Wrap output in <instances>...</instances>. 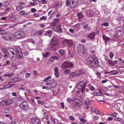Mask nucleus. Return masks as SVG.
<instances>
[{"label":"nucleus","mask_w":124,"mask_h":124,"mask_svg":"<svg viewBox=\"0 0 124 124\" xmlns=\"http://www.w3.org/2000/svg\"><path fill=\"white\" fill-rule=\"evenodd\" d=\"M9 111L10 109L9 108H7L4 110V112L5 113H8L9 112Z\"/></svg>","instance_id":"nucleus-46"},{"label":"nucleus","mask_w":124,"mask_h":124,"mask_svg":"<svg viewBox=\"0 0 124 124\" xmlns=\"http://www.w3.org/2000/svg\"><path fill=\"white\" fill-rule=\"evenodd\" d=\"M82 25L83 26V28L85 29H87L88 31H89L90 30V28L89 27H88V24H86L85 25L84 24V23H83L82 24Z\"/></svg>","instance_id":"nucleus-22"},{"label":"nucleus","mask_w":124,"mask_h":124,"mask_svg":"<svg viewBox=\"0 0 124 124\" xmlns=\"http://www.w3.org/2000/svg\"><path fill=\"white\" fill-rule=\"evenodd\" d=\"M14 85V84H10L8 85V86L7 87L8 88H10Z\"/></svg>","instance_id":"nucleus-62"},{"label":"nucleus","mask_w":124,"mask_h":124,"mask_svg":"<svg viewBox=\"0 0 124 124\" xmlns=\"http://www.w3.org/2000/svg\"><path fill=\"white\" fill-rule=\"evenodd\" d=\"M90 66L94 68H97L99 65V62L97 58L94 59L91 63Z\"/></svg>","instance_id":"nucleus-14"},{"label":"nucleus","mask_w":124,"mask_h":124,"mask_svg":"<svg viewBox=\"0 0 124 124\" xmlns=\"http://www.w3.org/2000/svg\"><path fill=\"white\" fill-rule=\"evenodd\" d=\"M43 117L46 119H47L48 118V116L47 115L46 113H44L43 115Z\"/></svg>","instance_id":"nucleus-44"},{"label":"nucleus","mask_w":124,"mask_h":124,"mask_svg":"<svg viewBox=\"0 0 124 124\" xmlns=\"http://www.w3.org/2000/svg\"><path fill=\"white\" fill-rule=\"evenodd\" d=\"M123 28L121 27H117L116 30V34H114V36L118 38L120 35V33L122 31Z\"/></svg>","instance_id":"nucleus-13"},{"label":"nucleus","mask_w":124,"mask_h":124,"mask_svg":"<svg viewBox=\"0 0 124 124\" xmlns=\"http://www.w3.org/2000/svg\"><path fill=\"white\" fill-rule=\"evenodd\" d=\"M107 63L108 64L110 65H114V64L113 63V61L110 59H109L107 62Z\"/></svg>","instance_id":"nucleus-29"},{"label":"nucleus","mask_w":124,"mask_h":124,"mask_svg":"<svg viewBox=\"0 0 124 124\" xmlns=\"http://www.w3.org/2000/svg\"><path fill=\"white\" fill-rule=\"evenodd\" d=\"M39 25V27L41 28H43L45 27V25L44 24H40Z\"/></svg>","instance_id":"nucleus-61"},{"label":"nucleus","mask_w":124,"mask_h":124,"mask_svg":"<svg viewBox=\"0 0 124 124\" xmlns=\"http://www.w3.org/2000/svg\"><path fill=\"white\" fill-rule=\"evenodd\" d=\"M19 46L15 47V49H13L11 48H9L8 49V50L10 52V53H11L13 55H14L16 54L18 51V50L19 49Z\"/></svg>","instance_id":"nucleus-10"},{"label":"nucleus","mask_w":124,"mask_h":124,"mask_svg":"<svg viewBox=\"0 0 124 124\" xmlns=\"http://www.w3.org/2000/svg\"><path fill=\"white\" fill-rule=\"evenodd\" d=\"M16 99H17V100L19 101H23V97L20 95H19L18 96H17L16 98Z\"/></svg>","instance_id":"nucleus-30"},{"label":"nucleus","mask_w":124,"mask_h":124,"mask_svg":"<svg viewBox=\"0 0 124 124\" xmlns=\"http://www.w3.org/2000/svg\"><path fill=\"white\" fill-rule=\"evenodd\" d=\"M96 58L94 55H90L86 59V61L88 64H90L94 59Z\"/></svg>","instance_id":"nucleus-9"},{"label":"nucleus","mask_w":124,"mask_h":124,"mask_svg":"<svg viewBox=\"0 0 124 124\" xmlns=\"http://www.w3.org/2000/svg\"><path fill=\"white\" fill-rule=\"evenodd\" d=\"M31 74L29 73H27L26 74L25 78H28L31 75Z\"/></svg>","instance_id":"nucleus-59"},{"label":"nucleus","mask_w":124,"mask_h":124,"mask_svg":"<svg viewBox=\"0 0 124 124\" xmlns=\"http://www.w3.org/2000/svg\"><path fill=\"white\" fill-rule=\"evenodd\" d=\"M77 74H76V73L75 72H72L70 73L69 74V76L70 78H72L73 77H75Z\"/></svg>","instance_id":"nucleus-24"},{"label":"nucleus","mask_w":124,"mask_h":124,"mask_svg":"<svg viewBox=\"0 0 124 124\" xmlns=\"http://www.w3.org/2000/svg\"><path fill=\"white\" fill-rule=\"evenodd\" d=\"M55 59L56 60H58L59 57L56 56H53L49 59L48 61L50 62H52Z\"/></svg>","instance_id":"nucleus-17"},{"label":"nucleus","mask_w":124,"mask_h":124,"mask_svg":"<svg viewBox=\"0 0 124 124\" xmlns=\"http://www.w3.org/2000/svg\"><path fill=\"white\" fill-rule=\"evenodd\" d=\"M31 121L33 124H38L40 122L39 120L36 117L32 118Z\"/></svg>","instance_id":"nucleus-15"},{"label":"nucleus","mask_w":124,"mask_h":124,"mask_svg":"<svg viewBox=\"0 0 124 124\" xmlns=\"http://www.w3.org/2000/svg\"><path fill=\"white\" fill-rule=\"evenodd\" d=\"M86 13L87 15H92L93 14V12L90 9H88L86 11Z\"/></svg>","instance_id":"nucleus-25"},{"label":"nucleus","mask_w":124,"mask_h":124,"mask_svg":"<svg viewBox=\"0 0 124 124\" xmlns=\"http://www.w3.org/2000/svg\"><path fill=\"white\" fill-rule=\"evenodd\" d=\"M52 42H55L57 41V39L56 37H53L51 39Z\"/></svg>","instance_id":"nucleus-37"},{"label":"nucleus","mask_w":124,"mask_h":124,"mask_svg":"<svg viewBox=\"0 0 124 124\" xmlns=\"http://www.w3.org/2000/svg\"><path fill=\"white\" fill-rule=\"evenodd\" d=\"M4 57L5 59L6 60L7 59L8 55L7 53L4 54Z\"/></svg>","instance_id":"nucleus-55"},{"label":"nucleus","mask_w":124,"mask_h":124,"mask_svg":"<svg viewBox=\"0 0 124 124\" xmlns=\"http://www.w3.org/2000/svg\"><path fill=\"white\" fill-rule=\"evenodd\" d=\"M42 31H39L38 32V33L39 35H41L42 34Z\"/></svg>","instance_id":"nucleus-52"},{"label":"nucleus","mask_w":124,"mask_h":124,"mask_svg":"<svg viewBox=\"0 0 124 124\" xmlns=\"http://www.w3.org/2000/svg\"><path fill=\"white\" fill-rule=\"evenodd\" d=\"M14 75V74L12 73H11L8 74H5L4 75V77H12Z\"/></svg>","instance_id":"nucleus-33"},{"label":"nucleus","mask_w":124,"mask_h":124,"mask_svg":"<svg viewBox=\"0 0 124 124\" xmlns=\"http://www.w3.org/2000/svg\"><path fill=\"white\" fill-rule=\"evenodd\" d=\"M110 57L111 59H112L113 58V56H114V55L113 53L111 52H110L109 53V54Z\"/></svg>","instance_id":"nucleus-50"},{"label":"nucleus","mask_w":124,"mask_h":124,"mask_svg":"<svg viewBox=\"0 0 124 124\" xmlns=\"http://www.w3.org/2000/svg\"><path fill=\"white\" fill-rule=\"evenodd\" d=\"M61 105L62 108L63 109L64 108V104L63 102H62L61 103Z\"/></svg>","instance_id":"nucleus-64"},{"label":"nucleus","mask_w":124,"mask_h":124,"mask_svg":"<svg viewBox=\"0 0 124 124\" xmlns=\"http://www.w3.org/2000/svg\"><path fill=\"white\" fill-rule=\"evenodd\" d=\"M70 7L75 8L78 6V0H70Z\"/></svg>","instance_id":"nucleus-7"},{"label":"nucleus","mask_w":124,"mask_h":124,"mask_svg":"<svg viewBox=\"0 0 124 124\" xmlns=\"http://www.w3.org/2000/svg\"><path fill=\"white\" fill-rule=\"evenodd\" d=\"M25 36V33L23 31H17L15 34V37L17 39H23Z\"/></svg>","instance_id":"nucleus-5"},{"label":"nucleus","mask_w":124,"mask_h":124,"mask_svg":"<svg viewBox=\"0 0 124 124\" xmlns=\"http://www.w3.org/2000/svg\"><path fill=\"white\" fill-rule=\"evenodd\" d=\"M52 31L51 30H48L45 33L46 36H47L49 37H50L52 35Z\"/></svg>","instance_id":"nucleus-21"},{"label":"nucleus","mask_w":124,"mask_h":124,"mask_svg":"<svg viewBox=\"0 0 124 124\" xmlns=\"http://www.w3.org/2000/svg\"><path fill=\"white\" fill-rule=\"evenodd\" d=\"M73 101L72 106L74 107H77L80 106L82 104V101L78 98L75 99Z\"/></svg>","instance_id":"nucleus-4"},{"label":"nucleus","mask_w":124,"mask_h":124,"mask_svg":"<svg viewBox=\"0 0 124 124\" xmlns=\"http://www.w3.org/2000/svg\"><path fill=\"white\" fill-rule=\"evenodd\" d=\"M16 18L14 16H11L10 18V19L12 21H14L16 20Z\"/></svg>","instance_id":"nucleus-39"},{"label":"nucleus","mask_w":124,"mask_h":124,"mask_svg":"<svg viewBox=\"0 0 124 124\" xmlns=\"http://www.w3.org/2000/svg\"><path fill=\"white\" fill-rule=\"evenodd\" d=\"M51 78V76H48V77L45 79L44 80V82H46L48 81H49L48 80H49Z\"/></svg>","instance_id":"nucleus-34"},{"label":"nucleus","mask_w":124,"mask_h":124,"mask_svg":"<svg viewBox=\"0 0 124 124\" xmlns=\"http://www.w3.org/2000/svg\"><path fill=\"white\" fill-rule=\"evenodd\" d=\"M16 58L20 60L19 61L20 63H23L25 61V57L23 56L20 47L16 53Z\"/></svg>","instance_id":"nucleus-2"},{"label":"nucleus","mask_w":124,"mask_h":124,"mask_svg":"<svg viewBox=\"0 0 124 124\" xmlns=\"http://www.w3.org/2000/svg\"><path fill=\"white\" fill-rule=\"evenodd\" d=\"M73 65V63H72L65 61L62 65V70H64L65 69L68 67L72 68Z\"/></svg>","instance_id":"nucleus-6"},{"label":"nucleus","mask_w":124,"mask_h":124,"mask_svg":"<svg viewBox=\"0 0 124 124\" xmlns=\"http://www.w3.org/2000/svg\"><path fill=\"white\" fill-rule=\"evenodd\" d=\"M5 31L4 30L0 28V34L3 35L5 34Z\"/></svg>","instance_id":"nucleus-38"},{"label":"nucleus","mask_w":124,"mask_h":124,"mask_svg":"<svg viewBox=\"0 0 124 124\" xmlns=\"http://www.w3.org/2000/svg\"><path fill=\"white\" fill-rule=\"evenodd\" d=\"M107 87L103 86L102 87V90L103 92H105L107 90Z\"/></svg>","instance_id":"nucleus-42"},{"label":"nucleus","mask_w":124,"mask_h":124,"mask_svg":"<svg viewBox=\"0 0 124 124\" xmlns=\"http://www.w3.org/2000/svg\"><path fill=\"white\" fill-rule=\"evenodd\" d=\"M54 74L56 77H59V73L58 72H54Z\"/></svg>","instance_id":"nucleus-60"},{"label":"nucleus","mask_w":124,"mask_h":124,"mask_svg":"<svg viewBox=\"0 0 124 124\" xmlns=\"http://www.w3.org/2000/svg\"><path fill=\"white\" fill-rule=\"evenodd\" d=\"M38 102L39 104H40L41 105H43L44 104V102H42L41 101H38Z\"/></svg>","instance_id":"nucleus-58"},{"label":"nucleus","mask_w":124,"mask_h":124,"mask_svg":"<svg viewBox=\"0 0 124 124\" xmlns=\"http://www.w3.org/2000/svg\"><path fill=\"white\" fill-rule=\"evenodd\" d=\"M122 119L121 118H118V117H116V116L114 118V119L115 120L118 121H120Z\"/></svg>","instance_id":"nucleus-48"},{"label":"nucleus","mask_w":124,"mask_h":124,"mask_svg":"<svg viewBox=\"0 0 124 124\" xmlns=\"http://www.w3.org/2000/svg\"><path fill=\"white\" fill-rule=\"evenodd\" d=\"M6 105V101L5 100L4 101L2 100L0 102V106H3Z\"/></svg>","instance_id":"nucleus-26"},{"label":"nucleus","mask_w":124,"mask_h":124,"mask_svg":"<svg viewBox=\"0 0 124 124\" xmlns=\"http://www.w3.org/2000/svg\"><path fill=\"white\" fill-rule=\"evenodd\" d=\"M84 81L83 80L79 82L77 85V88L78 89H81V92L83 94H85V87L84 86Z\"/></svg>","instance_id":"nucleus-3"},{"label":"nucleus","mask_w":124,"mask_h":124,"mask_svg":"<svg viewBox=\"0 0 124 124\" xmlns=\"http://www.w3.org/2000/svg\"><path fill=\"white\" fill-rule=\"evenodd\" d=\"M5 100L6 101V105H9L12 103L13 102V100L11 99H9L8 100Z\"/></svg>","instance_id":"nucleus-19"},{"label":"nucleus","mask_w":124,"mask_h":124,"mask_svg":"<svg viewBox=\"0 0 124 124\" xmlns=\"http://www.w3.org/2000/svg\"><path fill=\"white\" fill-rule=\"evenodd\" d=\"M90 102V100L89 99H87L85 101V103L87 105Z\"/></svg>","instance_id":"nucleus-57"},{"label":"nucleus","mask_w":124,"mask_h":124,"mask_svg":"<svg viewBox=\"0 0 124 124\" xmlns=\"http://www.w3.org/2000/svg\"><path fill=\"white\" fill-rule=\"evenodd\" d=\"M19 106L21 109L24 110H27L28 108L27 103L25 101L22 102L20 103Z\"/></svg>","instance_id":"nucleus-8"},{"label":"nucleus","mask_w":124,"mask_h":124,"mask_svg":"<svg viewBox=\"0 0 124 124\" xmlns=\"http://www.w3.org/2000/svg\"><path fill=\"white\" fill-rule=\"evenodd\" d=\"M68 54L71 57H73L74 54L72 51L70 50H69L68 51Z\"/></svg>","instance_id":"nucleus-31"},{"label":"nucleus","mask_w":124,"mask_h":124,"mask_svg":"<svg viewBox=\"0 0 124 124\" xmlns=\"http://www.w3.org/2000/svg\"><path fill=\"white\" fill-rule=\"evenodd\" d=\"M67 101L68 103H70L71 102L72 100L70 98H69L67 99Z\"/></svg>","instance_id":"nucleus-56"},{"label":"nucleus","mask_w":124,"mask_h":124,"mask_svg":"<svg viewBox=\"0 0 124 124\" xmlns=\"http://www.w3.org/2000/svg\"><path fill=\"white\" fill-rule=\"evenodd\" d=\"M59 44L58 42L55 43H51L50 44V49L51 50H54L59 46Z\"/></svg>","instance_id":"nucleus-11"},{"label":"nucleus","mask_w":124,"mask_h":124,"mask_svg":"<svg viewBox=\"0 0 124 124\" xmlns=\"http://www.w3.org/2000/svg\"><path fill=\"white\" fill-rule=\"evenodd\" d=\"M95 33L93 32L90 33L88 36V38H90L91 39H93L95 38Z\"/></svg>","instance_id":"nucleus-20"},{"label":"nucleus","mask_w":124,"mask_h":124,"mask_svg":"<svg viewBox=\"0 0 124 124\" xmlns=\"http://www.w3.org/2000/svg\"><path fill=\"white\" fill-rule=\"evenodd\" d=\"M59 18H57L55 19L54 20L53 22L54 23H58L59 22Z\"/></svg>","instance_id":"nucleus-45"},{"label":"nucleus","mask_w":124,"mask_h":124,"mask_svg":"<svg viewBox=\"0 0 124 124\" xmlns=\"http://www.w3.org/2000/svg\"><path fill=\"white\" fill-rule=\"evenodd\" d=\"M16 122L15 120H14L11 121V122L10 124H16Z\"/></svg>","instance_id":"nucleus-63"},{"label":"nucleus","mask_w":124,"mask_h":124,"mask_svg":"<svg viewBox=\"0 0 124 124\" xmlns=\"http://www.w3.org/2000/svg\"><path fill=\"white\" fill-rule=\"evenodd\" d=\"M82 46H83L80 44H78L77 46L78 50L80 52H81V51L83 49Z\"/></svg>","instance_id":"nucleus-23"},{"label":"nucleus","mask_w":124,"mask_h":124,"mask_svg":"<svg viewBox=\"0 0 124 124\" xmlns=\"http://www.w3.org/2000/svg\"><path fill=\"white\" fill-rule=\"evenodd\" d=\"M70 71L69 70H65L64 72V74H66L70 72Z\"/></svg>","instance_id":"nucleus-49"},{"label":"nucleus","mask_w":124,"mask_h":124,"mask_svg":"<svg viewBox=\"0 0 124 124\" xmlns=\"http://www.w3.org/2000/svg\"><path fill=\"white\" fill-rule=\"evenodd\" d=\"M109 24L107 23H102V25L105 26H107Z\"/></svg>","instance_id":"nucleus-47"},{"label":"nucleus","mask_w":124,"mask_h":124,"mask_svg":"<svg viewBox=\"0 0 124 124\" xmlns=\"http://www.w3.org/2000/svg\"><path fill=\"white\" fill-rule=\"evenodd\" d=\"M61 26L62 25L60 24H57L56 27L54 28V31L59 33H61L62 31V29L61 27Z\"/></svg>","instance_id":"nucleus-12"},{"label":"nucleus","mask_w":124,"mask_h":124,"mask_svg":"<svg viewBox=\"0 0 124 124\" xmlns=\"http://www.w3.org/2000/svg\"><path fill=\"white\" fill-rule=\"evenodd\" d=\"M57 84L56 81L55 80L51 79L47 81L46 83L43 82L42 84V85L43 86V89H46L48 90L55 88Z\"/></svg>","instance_id":"nucleus-1"},{"label":"nucleus","mask_w":124,"mask_h":124,"mask_svg":"<svg viewBox=\"0 0 124 124\" xmlns=\"http://www.w3.org/2000/svg\"><path fill=\"white\" fill-rule=\"evenodd\" d=\"M66 4L67 7H68L69 5L70 6V0H67L66 1Z\"/></svg>","instance_id":"nucleus-35"},{"label":"nucleus","mask_w":124,"mask_h":124,"mask_svg":"<svg viewBox=\"0 0 124 124\" xmlns=\"http://www.w3.org/2000/svg\"><path fill=\"white\" fill-rule=\"evenodd\" d=\"M47 19L46 18V16H43L42 17H41L40 18V19L41 20H47Z\"/></svg>","instance_id":"nucleus-40"},{"label":"nucleus","mask_w":124,"mask_h":124,"mask_svg":"<svg viewBox=\"0 0 124 124\" xmlns=\"http://www.w3.org/2000/svg\"><path fill=\"white\" fill-rule=\"evenodd\" d=\"M23 7L21 6H19L17 7V10L18 11H19L20 10L23 9Z\"/></svg>","instance_id":"nucleus-43"},{"label":"nucleus","mask_w":124,"mask_h":124,"mask_svg":"<svg viewBox=\"0 0 124 124\" xmlns=\"http://www.w3.org/2000/svg\"><path fill=\"white\" fill-rule=\"evenodd\" d=\"M48 54H49V53L46 52L45 54H43L42 55V56L43 57L45 58H46L48 57Z\"/></svg>","instance_id":"nucleus-41"},{"label":"nucleus","mask_w":124,"mask_h":124,"mask_svg":"<svg viewBox=\"0 0 124 124\" xmlns=\"http://www.w3.org/2000/svg\"><path fill=\"white\" fill-rule=\"evenodd\" d=\"M54 23H51V25L52 26V27L53 28V29H54V27H55L57 25H55L54 24Z\"/></svg>","instance_id":"nucleus-53"},{"label":"nucleus","mask_w":124,"mask_h":124,"mask_svg":"<svg viewBox=\"0 0 124 124\" xmlns=\"http://www.w3.org/2000/svg\"><path fill=\"white\" fill-rule=\"evenodd\" d=\"M16 58H15L14 56H13L11 58V60L12 62H14L16 60Z\"/></svg>","instance_id":"nucleus-51"},{"label":"nucleus","mask_w":124,"mask_h":124,"mask_svg":"<svg viewBox=\"0 0 124 124\" xmlns=\"http://www.w3.org/2000/svg\"><path fill=\"white\" fill-rule=\"evenodd\" d=\"M88 87L89 88L90 90L92 91H93L94 90V89L93 87L91 85H88Z\"/></svg>","instance_id":"nucleus-36"},{"label":"nucleus","mask_w":124,"mask_h":124,"mask_svg":"<svg viewBox=\"0 0 124 124\" xmlns=\"http://www.w3.org/2000/svg\"><path fill=\"white\" fill-rule=\"evenodd\" d=\"M78 19L79 20H81L83 17L82 14L80 13L78 14Z\"/></svg>","instance_id":"nucleus-32"},{"label":"nucleus","mask_w":124,"mask_h":124,"mask_svg":"<svg viewBox=\"0 0 124 124\" xmlns=\"http://www.w3.org/2000/svg\"><path fill=\"white\" fill-rule=\"evenodd\" d=\"M79 73L77 74V76H79L80 75L84 74L86 72V70L84 69H80L79 70Z\"/></svg>","instance_id":"nucleus-16"},{"label":"nucleus","mask_w":124,"mask_h":124,"mask_svg":"<svg viewBox=\"0 0 124 124\" xmlns=\"http://www.w3.org/2000/svg\"><path fill=\"white\" fill-rule=\"evenodd\" d=\"M63 43H66L67 44L70 45V46L72 45L73 42L71 39L68 40L66 39H65L63 41Z\"/></svg>","instance_id":"nucleus-18"},{"label":"nucleus","mask_w":124,"mask_h":124,"mask_svg":"<svg viewBox=\"0 0 124 124\" xmlns=\"http://www.w3.org/2000/svg\"><path fill=\"white\" fill-rule=\"evenodd\" d=\"M54 72H58V69L57 67H55L54 68Z\"/></svg>","instance_id":"nucleus-54"},{"label":"nucleus","mask_w":124,"mask_h":124,"mask_svg":"<svg viewBox=\"0 0 124 124\" xmlns=\"http://www.w3.org/2000/svg\"><path fill=\"white\" fill-rule=\"evenodd\" d=\"M58 52L60 55H63L65 53V51L64 50H59Z\"/></svg>","instance_id":"nucleus-28"},{"label":"nucleus","mask_w":124,"mask_h":124,"mask_svg":"<svg viewBox=\"0 0 124 124\" xmlns=\"http://www.w3.org/2000/svg\"><path fill=\"white\" fill-rule=\"evenodd\" d=\"M103 39L105 40L106 42H108L110 40V39L108 37H107L105 35H103Z\"/></svg>","instance_id":"nucleus-27"}]
</instances>
